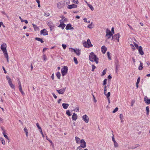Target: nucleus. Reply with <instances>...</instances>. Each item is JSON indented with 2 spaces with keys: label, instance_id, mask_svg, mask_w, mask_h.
Here are the masks:
<instances>
[{
  "label": "nucleus",
  "instance_id": "obj_24",
  "mask_svg": "<svg viewBox=\"0 0 150 150\" xmlns=\"http://www.w3.org/2000/svg\"><path fill=\"white\" fill-rule=\"evenodd\" d=\"M6 79L8 80V83L9 84L12 83V81H11L10 78L8 76H6Z\"/></svg>",
  "mask_w": 150,
  "mask_h": 150
},
{
  "label": "nucleus",
  "instance_id": "obj_29",
  "mask_svg": "<svg viewBox=\"0 0 150 150\" xmlns=\"http://www.w3.org/2000/svg\"><path fill=\"white\" fill-rule=\"evenodd\" d=\"M24 130L26 133V136L28 137V129L26 127H25L24 129Z\"/></svg>",
  "mask_w": 150,
  "mask_h": 150
},
{
  "label": "nucleus",
  "instance_id": "obj_47",
  "mask_svg": "<svg viewBox=\"0 0 150 150\" xmlns=\"http://www.w3.org/2000/svg\"><path fill=\"white\" fill-rule=\"evenodd\" d=\"M21 22H24L26 24H27L28 23V21L27 20H23L22 19L21 20Z\"/></svg>",
  "mask_w": 150,
  "mask_h": 150
},
{
  "label": "nucleus",
  "instance_id": "obj_25",
  "mask_svg": "<svg viewBox=\"0 0 150 150\" xmlns=\"http://www.w3.org/2000/svg\"><path fill=\"white\" fill-rule=\"evenodd\" d=\"M75 139L76 142L77 144H79L80 143V138L77 137H75Z\"/></svg>",
  "mask_w": 150,
  "mask_h": 150
},
{
  "label": "nucleus",
  "instance_id": "obj_61",
  "mask_svg": "<svg viewBox=\"0 0 150 150\" xmlns=\"http://www.w3.org/2000/svg\"><path fill=\"white\" fill-rule=\"evenodd\" d=\"M2 68L4 71V73L6 74V70H5L4 67H3Z\"/></svg>",
  "mask_w": 150,
  "mask_h": 150
},
{
  "label": "nucleus",
  "instance_id": "obj_26",
  "mask_svg": "<svg viewBox=\"0 0 150 150\" xmlns=\"http://www.w3.org/2000/svg\"><path fill=\"white\" fill-rule=\"evenodd\" d=\"M65 25L64 23H61L60 25L58 26L59 27H60L62 28V29H64L65 27Z\"/></svg>",
  "mask_w": 150,
  "mask_h": 150
},
{
  "label": "nucleus",
  "instance_id": "obj_38",
  "mask_svg": "<svg viewBox=\"0 0 150 150\" xmlns=\"http://www.w3.org/2000/svg\"><path fill=\"white\" fill-rule=\"evenodd\" d=\"M74 62L76 64H78V62L77 60V59L76 57H74Z\"/></svg>",
  "mask_w": 150,
  "mask_h": 150
},
{
  "label": "nucleus",
  "instance_id": "obj_57",
  "mask_svg": "<svg viewBox=\"0 0 150 150\" xmlns=\"http://www.w3.org/2000/svg\"><path fill=\"white\" fill-rule=\"evenodd\" d=\"M37 126L38 127V129H41L40 127L39 124L38 123H37L36 124Z\"/></svg>",
  "mask_w": 150,
  "mask_h": 150
},
{
  "label": "nucleus",
  "instance_id": "obj_27",
  "mask_svg": "<svg viewBox=\"0 0 150 150\" xmlns=\"http://www.w3.org/2000/svg\"><path fill=\"white\" fill-rule=\"evenodd\" d=\"M35 39L38 41H40L41 43H43L44 42V41L42 39L40 38H36Z\"/></svg>",
  "mask_w": 150,
  "mask_h": 150
},
{
  "label": "nucleus",
  "instance_id": "obj_36",
  "mask_svg": "<svg viewBox=\"0 0 150 150\" xmlns=\"http://www.w3.org/2000/svg\"><path fill=\"white\" fill-rule=\"evenodd\" d=\"M88 7H89V8L91 9L92 11H93L94 10V8L92 5H91L90 4H88Z\"/></svg>",
  "mask_w": 150,
  "mask_h": 150
},
{
  "label": "nucleus",
  "instance_id": "obj_54",
  "mask_svg": "<svg viewBox=\"0 0 150 150\" xmlns=\"http://www.w3.org/2000/svg\"><path fill=\"white\" fill-rule=\"evenodd\" d=\"M52 95L56 99L57 98V96L55 95V94L54 93H52Z\"/></svg>",
  "mask_w": 150,
  "mask_h": 150
},
{
  "label": "nucleus",
  "instance_id": "obj_44",
  "mask_svg": "<svg viewBox=\"0 0 150 150\" xmlns=\"http://www.w3.org/2000/svg\"><path fill=\"white\" fill-rule=\"evenodd\" d=\"M120 119L122 122L123 119V115L122 114H120Z\"/></svg>",
  "mask_w": 150,
  "mask_h": 150
},
{
  "label": "nucleus",
  "instance_id": "obj_21",
  "mask_svg": "<svg viewBox=\"0 0 150 150\" xmlns=\"http://www.w3.org/2000/svg\"><path fill=\"white\" fill-rule=\"evenodd\" d=\"M139 62L140 63V65L139 66L138 69L139 70H142L143 68V64L142 62L141 61H140Z\"/></svg>",
  "mask_w": 150,
  "mask_h": 150
},
{
  "label": "nucleus",
  "instance_id": "obj_11",
  "mask_svg": "<svg viewBox=\"0 0 150 150\" xmlns=\"http://www.w3.org/2000/svg\"><path fill=\"white\" fill-rule=\"evenodd\" d=\"M71 49L74 50V52L78 56H79L81 54V50L77 48L73 49L72 48H70Z\"/></svg>",
  "mask_w": 150,
  "mask_h": 150
},
{
  "label": "nucleus",
  "instance_id": "obj_30",
  "mask_svg": "<svg viewBox=\"0 0 150 150\" xmlns=\"http://www.w3.org/2000/svg\"><path fill=\"white\" fill-rule=\"evenodd\" d=\"M64 4H70V1L69 0H65L64 2Z\"/></svg>",
  "mask_w": 150,
  "mask_h": 150
},
{
  "label": "nucleus",
  "instance_id": "obj_49",
  "mask_svg": "<svg viewBox=\"0 0 150 150\" xmlns=\"http://www.w3.org/2000/svg\"><path fill=\"white\" fill-rule=\"evenodd\" d=\"M107 79H105L103 82V85H105L107 83Z\"/></svg>",
  "mask_w": 150,
  "mask_h": 150
},
{
  "label": "nucleus",
  "instance_id": "obj_1",
  "mask_svg": "<svg viewBox=\"0 0 150 150\" xmlns=\"http://www.w3.org/2000/svg\"><path fill=\"white\" fill-rule=\"evenodd\" d=\"M7 45L5 43H3L1 46V49L3 52V53L5 57L7 59V61L8 62V56L6 50Z\"/></svg>",
  "mask_w": 150,
  "mask_h": 150
},
{
  "label": "nucleus",
  "instance_id": "obj_41",
  "mask_svg": "<svg viewBox=\"0 0 150 150\" xmlns=\"http://www.w3.org/2000/svg\"><path fill=\"white\" fill-rule=\"evenodd\" d=\"M72 2L76 4H78L79 3L78 0H72Z\"/></svg>",
  "mask_w": 150,
  "mask_h": 150
},
{
  "label": "nucleus",
  "instance_id": "obj_15",
  "mask_svg": "<svg viewBox=\"0 0 150 150\" xmlns=\"http://www.w3.org/2000/svg\"><path fill=\"white\" fill-rule=\"evenodd\" d=\"M144 100L145 103L147 104H150V99H149L146 96H145L144 98Z\"/></svg>",
  "mask_w": 150,
  "mask_h": 150
},
{
  "label": "nucleus",
  "instance_id": "obj_37",
  "mask_svg": "<svg viewBox=\"0 0 150 150\" xmlns=\"http://www.w3.org/2000/svg\"><path fill=\"white\" fill-rule=\"evenodd\" d=\"M64 16H63L62 17V19L59 20V22L60 23H64Z\"/></svg>",
  "mask_w": 150,
  "mask_h": 150
},
{
  "label": "nucleus",
  "instance_id": "obj_28",
  "mask_svg": "<svg viewBox=\"0 0 150 150\" xmlns=\"http://www.w3.org/2000/svg\"><path fill=\"white\" fill-rule=\"evenodd\" d=\"M146 114L148 115L149 112V106H147L146 108Z\"/></svg>",
  "mask_w": 150,
  "mask_h": 150
},
{
  "label": "nucleus",
  "instance_id": "obj_16",
  "mask_svg": "<svg viewBox=\"0 0 150 150\" xmlns=\"http://www.w3.org/2000/svg\"><path fill=\"white\" fill-rule=\"evenodd\" d=\"M77 7V5L74 4H73L71 5H68L67 6V8L68 9H71L73 8H76Z\"/></svg>",
  "mask_w": 150,
  "mask_h": 150
},
{
  "label": "nucleus",
  "instance_id": "obj_18",
  "mask_svg": "<svg viewBox=\"0 0 150 150\" xmlns=\"http://www.w3.org/2000/svg\"><path fill=\"white\" fill-rule=\"evenodd\" d=\"M113 35V34L110 31V30L108 29H107L106 31V36L108 35Z\"/></svg>",
  "mask_w": 150,
  "mask_h": 150
},
{
  "label": "nucleus",
  "instance_id": "obj_22",
  "mask_svg": "<svg viewBox=\"0 0 150 150\" xmlns=\"http://www.w3.org/2000/svg\"><path fill=\"white\" fill-rule=\"evenodd\" d=\"M62 106L64 109H66L68 108L69 105L68 104L63 103L62 104Z\"/></svg>",
  "mask_w": 150,
  "mask_h": 150
},
{
  "label": "nucleus",
  "instance_id": "obj_46",
  "mask_svg": "<svg viewBox=\"0 0 150 150\" xmlns=\"http://www.w3.org/2000/svg\"><path fill=\"white\" fill-rule=\"evenodd\" d=\"M9 85L12 88L14 89L15 86L12 84V83L9 84Z\"/></svg>",
  "mask_w": 150,
  "mask_h": 150
},
{
  "label": "nucleus",
  "instance_id": "obj_33",
  "mask_svg": "<svg viewBox=\"0 0 150 150\" xmlns=\"http://www.w3.org/2000/svg\"><path fill=\"white\" fill-rule=\"evenodd\" d=\"M107 55L108 58V59L109 60H111V57L110 56V52H107Z\"/></svg>",
  "mask_w": 150,
  "mask_h": 150
},
{
  "label": "nucleus",
  "instance_id": "obj_17",
  "mask_svg": "<svg viewBox=\"0 0 150 150\" xmlns=\"http://www.w3.org/2000/svg\"><path fill=\"white\" fill-rule=\"evenodd\" d=\"M107 50V48L105 46H103L101 47V51L103 54L105 53Z\"/></svg>",
  "mask_w": 150,
  "mask_h": 150
},
{
  "label": "nucleus",
  "instance_id": "obj_52",
  "mask_svg": "<svg viewBox=\"0 0 150 150\" xmlns=\"http://www.w3.org/2000/svg\"><path fill=\"white\" fill-rule=\"evenodd\" d=\"M140 80V78L139 77L137 79V82H136V83L137 84H139V83Z\"/></svg>",
  "mask_w": 150,
  "mask_h": 150
},
{
  "label": "nucleus",
  "instance_id": "obj_6",
  "mask_svg": "<svg viewBox=\"0 0 150 150\" xmlns=\"http://www.w3.org/2000/svg\"><path fill=\"white\" fill-rule=\"evenodd\" d=\"M68 67L67 66H64L63 68L61 69L62 74V76L65 75L67 73Z\"/></svg>",
  "mask_w": 150,
  "mask_h": 150
},
{
  "label": "nucleus",
  "instance_id": "obj_9",
  "mask_svg": "<svg viewBox=\"0 0 150 150\" xmlns=\"http://www.w3.org/2000/svg\"><path fill=\"white\" fill-rule=\"evenodd\" d=\"M82 120L86 123L89 122L88 117L86 115H85L82 117Z\"/></svg>",
  "mask_w": 150,
  "mask_h": 150
},
{
  "label": "nucleus",
  "instance_id": "obj_55",
  "mask_svg": "<svg viewBox=\"0 0 150 150\" xmlns=\"http://www.w3.org/2000/svg\"><path fill=\"white\" fill-rule=\"evenodd\" d=\"M18 88H19V89L20 91H21L22 90L21 85H19V87H18Z\"/></svg>",
  "mask_w": 150,
  "mask_h": 150
},
{
  "label": "nucleus",
  "instance_id": "obj_14",
  "mask_svg": "<svg viewBox=\"0 0 150 150\" xmlns=\"http://www.w3.org/2000/svg\"><path fill=\"white\" fill-rule=\"evenodd\" d=\"M40 33L43 35H47L48 34L47 31L45 29H44L40 31Z\"/></svg>",
  "mask_w": 150,
  "mask_h": 150
},
{
  "label": "nucleus",
  "instance_id": "obj_59",
  "mask_svg": "<svg viewBox=\"0 0 150 150\" xmlns=\"http://www.w3.org/2000/svg\"><path fill=\"white\" fill-rule=\"evenodd\" d=\"M111 32L113 34L114 33V28L113 27L111 29Z\"/></svg>",
  "mask_w": 150,
  "mask_h": 150
},
{
  "label": "nucleus",
  "instance_id": "obj_19",
  "mask_svg": "<svg viewBox=\"0 0 150 150\" xmlns=\"http://www.w3.org/2000/svg\"><path fill=\"white\" fill-rule=\"evenodd\" d=\"M77 118L78 116L77 114L75 113H74L72 117V120L75 121L77 119Z\"/></svg>",
  "mask_w": 150,
  "mask_h": 150
},
{
  "label": "nucleus",
  "instance_id": "obj_8",
  "mask_svg": "<svg viewBox=\"0 0 150 150\" xmlns=\"http://www.w3.org/2000/svg\"><path fill=\"white\" fill-rule=\"evenodd\" d=\"M120 37V35L119 33H117L115 35H113L112 37V38L111 39V40L112 39H115L117 40V42L119 41V38Z\"/></svg>",
  "mask_w": 150,
  "mask_h": 150
},
{
  "label": "nucleus",
  "instance_id": "obj_13",
  "mask_svg": "<svg viewBox=\"0 0 150 150\" xmlns=\"http://www.w3.org/2000/svg\"><path fill=\"white\" fill-rule=\"evenodd\" d=\"M66 88H62L61 89L57 90L56 91L57 92L60 94H63L65 91Z\"/></svg>",
  "mask_w": 150,
  "mask_h": 150
},
{
  "label": "nucleus",
  "instance_id": "obj_2",
  "mask_svg": "<svg viewBox=\"0 0 150 150\" xmlns=\"http://www.w3.org/2000/svg\"><path fill=\"white\" fill-rule=\"evenodd\" d=\"M89 57V59L91 61L95 62L96 64L98 63L99 59L93 52H91L90 53Z\"/></svg>",
  "mask_w": 150,
  "mask_h": 150
},
{
  "label": "nucleus",
  "instance_id": "obj_43",
  "mask_svg": "<svg viewBox=\"0 0 150 150\" xmlns=\"http://www.w3.org/2000/svg\"><path fill=\"white\" fill-rule=\"evenodd\" d=\"M114 146L115 148H117L119 146V145L118 143L116 142L114 144Z\"/></svg>",
  "mask_w": 150,
  "mask_h": 150
},
{
  "label": "nucleus",
  "instance_id": "obj_50",
  "mask_svg": "<svg viewBox=\"0 0 150 150\" xmlns=\"http://www.w3.org/2000/svg\"><path fill=\"white\" fill-rule=\"evenodd\" d=\"M44 15L45 16L47 17L49 16H50V14L48 13H45Z\"/></svg>",
  "mask_w": 150,
  "mask_h": 150
},
{
  "label": "nucleus",
  "instance_id": "obj_53",
  "mask_svg": "<svg viewBox=\"0 0 150 150\" xmlns=\"http://www.w3.org/2000/svg\"><path fill=\"white\" fill-rule=\"evenodd\" d=\"M82 148H83L80 145L79 146H78L77 148V150H81L82 149Z\"/></svg>",
  "mask_w": 150,
  "mask_h": 150
},
{
  "label": "nucleus",
  "instance_id": "obj_64",
  "mask_svg": "<svg viewBox=\"0 0 150 150\" xmlns=\"http://www.w3.org/2000/svg\"><path fill=\"white\" fill-rule=\"evenodd\" d=\"M54 74H53L51 76V78L53 80L54 79Z\"/></svg>",
  "mask_w": 150,
  "mask_h": 150
},
{
  "label": "nucleus",
  "instance_id": "obj_31",
  "mask_svg": "<svg viewBox=\"0 0 150 150\" xmlns=\"http://www.w3.org/2000/svg\"><path fill=\"white\" fill-rule=\"evenodd\" d=\"M104 94H105V95L106 96L107 98H109V97L110 95V92H108L107 94H106L105 92Z\"/></svg>",
  "mask_w": 150,
  "mask_h": 150
},
{
  "label": "nucleus",
  "instance_id": "obj_42",
  "mask_svg": "<svg viewBox=\"0 0 150 150\" xmlns=\"http://www.w3.org/2000/svg\"><path fill=\"white\" fill-rule=\"evenodd\" d=\"M91 67H92V71H94V69H96V67L93 64L92 65Z\"/></svg>",
  "mask_w": 150,
  "mask_h": 150
},
{
  "label": "nucleus",
  "instance_id": "obj_5",
  "mask_svg": "<svg viewBox=\"0 0 150 150\" xmlns=\"http://www.w3.org/2000/svg\"><path fill=\"white\" fill-rule=\"evenodd\" d=\"M83 45L85 47L89 48L93 46V45L91 44L90 40L88 39L87 42H84L83 43Z\"/></svg>",
  "mask_w": 150,
  "mask_h": 150
},
{
  "label": "nucleus",
  "instance_id": "obj_51",
  "mask_svg": "<svg viewBox=\"0 0 150 150\" xmlns=\"http://www.w3.org/2000/svg\"><path fill=\"white\" fill-rule=\"evenodd\" d=\"M62 47H63V48L64 50H65L66 49V47H67L66 45H65L64 44H62Z\"/></svg>",
  "mask_w": 150,
  "mask_h": 150
},
{
  "label": "nucleus",
  "instance_id": "obj_45",
  "mask_svg": "<svg viewBox=\"0 0 150 150\" xmlns=\"http://www.w3.org/2000/svg\"><path fill=\"white\" fill-rule=\"evenodd\" d=\"M42 58L45 61L47 60V57L45 54H43V55Z\"/></svg>",
  "mask_w": 150,
  "mask_h": 150
},
{
  "label": "nucleus",
  "instance_id": "obj_10",
  "mask_svg": "<svg viewBox=\"0 0 150 150\" xmlns=\"http://www.w3.org/2000/svg\"><path fill=\"white\" fill-rule=\"evenodd\" d=\"M81 144L80 146L83 148H84L86 147V143L83 139H81L80 140V143Z\"/></svg>",
  "mask_w": 150,
  "mask_h": 150
},
{
  "label": "nucleus",
  "instance_id": "obj_4",
  "mask_svg": "<svg viewBox=\"0 0 150 150\" xmlns=\"http://www.w3.org/2000/svg\"><path fill=\"white\" fill-rule=\"evenodd\" d=\"M134 45L135 48L137 49L139 54L142 55L144 54V52L143 50V48L141 46L139 47L138 45L136 43H134L133 44Z\"/></svg>",
  "mask_w": 150,
  "mask_h": 150
},
{
  "label": "nucleus",
  "instance_id": "obj_56",
  "mask_svg": "<svg viewBox=\"0 0 150 150\" xmlns=\"http://www.w3.org/2000/svg\"><path fill=\"white\" fill-rule=\"evenodd\" d=\"M92 95L93 97L94 101V102L96 103L97 102V100L95 99V96H94V95L93 93H92Z\"/></svg>",
  "mask_w": 150,
  "mask_h": 150
},
{
  "label": "nucleus",
  "instance_id": "obj_3",
  "mask_svg": "<svg viewBox=\"0 0 150 150\" xmlns=\"http://www.w3.org/2000/svg\"><path fill=\"white\" fill-rule=\"evenodd\" d=\"M135 39L133 38H130L128 40V42L131 48L132 51H134L135 50V48L134 45H133L134 43H136L134 42L133 40H135Z\"/></svg>",
  "mask_w": 150,
  "mask_h": 150
},
{
  "label": "nucleus",
  "instance_id": "obj_48",
  "mask_svg": "<svg viewBox=\"0 0 150 150\" xmlns=\"http://www.w3.org/2000/svg\"><path fill=\"white\" fill-rule=\"evenodd\" d=\"M118 110V108L117 107L116 108L112 111V112L113 113H115Z\"/></svg>",
  "mask_w": 150,
  "mask_h": 150
},
{
  "label": "nucleus",
  "instance_id": "obj_32",
  "mask_svg": "<svg viewBox=\"0 0 150 150\" xmlns=\"http://www.w3.org/2000/svg\"><path fill=\"white\" fill-rule=\"evenodd\" d=\"M93 22H91L90 24L88 25L87 26V27L90 29L92 28H93Z\"/></svg>",
  "mask_w": 150,
  "mask_h": 150
},
{
  "label": "nucleus",
  "instance_id": "obj_58",
  "mask_svg": "<svg viewBox=\"0 0 150 150\" xmlns=\"http://www.w3.org/2000/svg\"><path fill=\"white\" fill-rule=\"evenodd\" d=\"M112 36H113V35H108V36H106L107 37L108 39H109L111 37V36L112 37Z\"/></svg>",
  "mask_w": 150,
  "mask_h": 150
},
{
  "label": "nucleus",
  "instance_id": "obj_60",
  "mask_svg": "<svg viewBox=\"0 0 150 150\" xmlns=\"http://www.w3.org/2000/svg\"><path fill=\"white\" fill-rule=\"evenodd\" d=\"M112 140H115V138H114V135L113 134H112Z\"/></svg>",
  "mask_w": 150,
  "mask_h": 150
},
{
  "label": "nucleus",
  "instance_id": "obj_35",
  "mask_svg": "<svg viewBox=\"0 0 150 150\" xmlns=\"http://www.w3.org/2000/svg\"><path fill=\"white\" fill-rule=\"evenodd\" d=\"M106 69H105L103 70L102 73V74L101 75L102 76H103L105 74L106 72Z\"/></svg>",
  "mask_w": 150,
  "mask_h": 150
},
{
  "label": "nucleus",
  "instance_id": "obj_20",
  "mask_svg": "<svg viewBox=\"0 0 150 150\" xmlns=\"http://www.w3.org/2000/svg\"><path fill=\"white\" fill-rule=\"evenodd\" d=\"M65 29L67 30L74 29L73 27H71V25L70 24H67L66 27Z\"/></svg>",
  "mask_w": 150,
  "mask_h": 150
},
{
  "label": "nucleus",
  "instance_id": "obj_39",
  "mask_svg": "<svg viewBox=\"0 0 150 150\" xmlns=\"http://www.w3.org/2000/svg\"><path fill=\"white\" fill-rule=\"evenodd\" d=\"M66 114L69 116H71V115L69 110H67L66 112Z\"/></svg>",
  "mask_w": 150,
  "mask_h": 150
},
{
  "label": "nucleus",
  "instance_id": "obj_63",
  "mask_svg": "<svg viewBox=\"0 0 150 150\" xmlns=\"http://www.w3.org/2000/svg\"><path fill=\"white\" fill-rule=\"evenodd\" d=\"M20 92L23 95H24L25 94L24 93L22 90L20 91Z\"/></svg>",
  "mask_w": 150,
  "mask_h": 150
},
{
  "label": "nucleus",
  "instance_id": "obj_40",
  "mask_svg": "<svg viewBox=\"0 0 150 150\" xmlns=\"http://www.w3.org/2000/svg\"><path fill=\"white\" fill-rule=\"evenodd\" d=\"M0 139L1 141V142L4 145L5 144V141L3 139V138H1Z\"/></svg>",
  "mask_w": 150,
  "mask_h": 150
},
{
  "label": "nucleus",
  "instance_id": "obj_23",
  "mask_svg": "<svg viewBox=\"0 0 150 150\" xmlns=\"http://www.w3.org/2000/svg\"><path fill=\"white\" fill-rule=\"evenodd\" d=\"M6 79L8 80V83L9 84L12 83V81H11L10 78L8 76H6Z\"/></svg>",
  "mask_w": 150,
  "mask_h": 150
},
{
  "label": "nucleus",
  "instance_id": "obj_62",
  "mask_svg": "<svg viewBox=\"0 0 150 150\" xmlns=\"http://www.w3.org/2000/svg\"><path fill=\"white\" fill-rule=\"evenodd\" d=\"M4 136L8 140H9V139L8 138V137L6 135H4Z\"/></svg>",
  "mask_w": 150,
  "mask_h": 150
},
{
  "label": "nucleus",
  "instance_id": "obj_12",
  "mask_svg": "<svg viewBox=\"0 0 150 150\" xmlns=\"http://www.w3.org/2000/svg\"><path fill=\"white\" fill-rule=\"evenodd\" d=\"M64 6V3L62 1L58 2L57 4V7L59 9L62 8Z\"/></svg>",
  "mask_w": 150,
  "mask_h": 150
},
{
  "label": "nucleus",
  "instance_id": "obj_34",
  "mask_svg": "<svg viewBox=\"0 0 150 150\" xmlns=\"http://www.w3.org/2000/svg\"><path fill=\"white\" fill-rule=\"evenodd\" d=\"M56 76L58 79H60L61 76L60 73L59 72H57L56 74Z\"/></svg>",
  "mask_w": 150,
  "mask_h": 150
},
{
  "label": "nucleus",
  "instance_id": "obj_7",
  "mask_svg": "<svg viewBox=\"0 0 150 150\" xmlns=\"http://www.w3.org/2000/svg\"><path fill=\"white\" fill-rule=\"evenodd\" d=\"M47 25L50 28L51 30H52L54 28V25L53 23L51 21H48L47 23Z\"/></svg>",
  "mask_w": 150,
  "mask_h": 150
}]
</instances>
